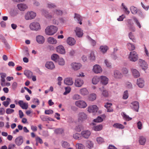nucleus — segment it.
<instances>
[{"label": "nucleus", "mask_w": 149, "mask_h": 149, "mask_svg": "<svg viewBox=\"0 0 149 149\" xmlns=\"http://www.w3.org/2000/svg\"><path fill=\"white\" fill-rule=\"evenodd\" d=\"M58 28L54 25L47 26L45 29V33L49 36H52L57 31Z\"/></svg>", "instance_id": "nucleus-1"}, {"label": "nucleus", "mask_w": 149, "mask_h": 149, "mask_svg": "<svg viewBox=\"0 0 149 149\" xmlns=\"http://www.w3.org/2000/svg\"><path fill=\"white\" fill-rule=\"evenodd\" d=\"M139 55L135 51L131 52L128 55V59L130 61L135 62L139 59Z\"/></svg>", "instance_id": "nucleus-2"}, {"label": "nucleus", "mask_w": 149, "mask_h": 149, "mask_svg": "<svg viewBox=\"0 0 149 149\" xmlns=\"http://www.w3.org/2000/svg\"><path fill=\"white\" fill-rule=\"evenodd\" d=\"M77 118L78 122L82 123L88 119V115L84 112H80L77 114Z\"/></svg>", "instance_id": "nucleus-3"}, {"label": "nucleus", "mask_w": 149, "mask_h": 149, "mask_svg": "<svg viewBox=\"0 0 149 149\" xmlns=\"http://www.w3.org/2000/svg\"><path fill=\"white\" fill-rule=\"evenodd\" d=\"M30 29L32 31H38L41 29L40 24L36 22H33L31 23L29 25Z\"/></svg>", "instance_id": "nucleus-4"}, {"label": "nucleus", "mask_w": 149, "mask_h": 149, "mask_svg": "<svg viewBox=\"0 0 149 149\" xmlns=\"http://www.w3.org/2000/svg\"><path fill=\"white\" fill-rule=\"evenodd\" d=\"M75 105L81 109H84L87 106L86 103L83 100H79L75 101Z\"/></svg>", "instance_id": "nucleus-5"}, {"label": "nucleus", "mask_w": 149, "mask_h": 149, "mask_svg": "<svg viewBox=\"0 0 149 149\" xmlns=\"http://www.w3.org/2000/svg\"><path fill=\"white\" fill-rule=\"evenodd\" d=\"M41 12L42 14L44 15L47 19L51 20L52 18L54 17V15L53 11L52 12L49 13L46 10H42Z\"/></svg>", "instance_id": "nucleus-6"}, {"label": "nucleus", "mask_w": 149, "mask_h": 149, "mask_svg": "<svg viewBox=\"0 0 149 149\" xmlns=\"http://www.w3.org/2000/svg\"><path fill=\"white\" fill-rule=\"evenodd\" d=\"M36 16V13L32 11L28 12L24 15L25 19L26 20L31 19L34 18Z\"/></svg>", "instance_id": "nucleus-7"}, {"label": "nucleus", "mask_w": 149, "mask_h": 149, "mask_svg": "<svg viewBox=\"0 0 149 149\" xmlns=\"http://www.w3.org/2000/svg\"><path fill=\"white\" fill-rule=\"evenodd\" d=\"M113 76L115 79H120L123 77V74L120 71L115 70L113 71Z\"/></svg>", "instance_id": "nucleus-8"}, {"label": "nucleus", "mask_w": 149, "mask_h": 149, "mask_svg": "<svg viewBox=\"0 0 149 149\" xmlns=\"http://www.w3.org/2000/svg\"><path fill=\"white\" fill-rule=\"evenodd\" d=\"M72 69L74 71H77L80 69L82 65L79 63L73 62L70 64Z\"/></svg>", "instance_id": "nucleus-9"}, {"label": "nucleus", "mask_w": 149, "mask_h": 149, "mask_svg": "<svg viewBox=\"0 0 149 149\" xmlns=\"http://www.w3.org/2000/svg\"><path fill=\"white\" fill-rule=\"evenodd\" d=\"M98 108L96 105H91L87 108V111L89 113H92L95 115L98 111Z\"/></svg>", "instance_id": "nucleus-10"}, {"label": "nucleus", "mask_w": 149, "mask_h": 149, "mask_svg": "<svg viewBox=\"0 0 149 149\" xmlns=\"http://www.w3.org/2000/svg\"><path fill=\"white\" fill-rule=\"evenodd\" d=\"M92 70L95 73L99 74L102 72V69L100 65L98 64H96L93 66Z\"/></svg>", "instance_id": "nucleus-11"}, {"label": "nucleus", "mask_w": 149, "mask_h": 149, "mask_svg": "<svg viewBox=\"0 0 149 149\" xmlns=\"http://www.w3.org/2000/svg\"><path fill=\"white\" fill-rule=\"evenodd\" d=\"M84 84L83 80L80 78H76L75 80L74 85L76 87H81Z\"/></svg>", "instance_id": "nucleus-12"}, {"label": "nucleus", "mask_w": 149, "mask_h": 149, "mask_svg": "<svg viewBox=\"0 0 149 149\" xmlns=\"http://www.w3.org/2000/svg\"><path fill=\"white\" fill-rule=\"evenodd\" d=\"M127 25L130 31L134 32L136 31L135 27L133 26L134 23L131 19H128L126 21Z\"/></svg>", "instance_id": "nucleus-13"}, {"label": "nucleus", "mask_w": 149, "mask_h": 149, "mask_svg": "<svg viewBox=\"0 0 149 149\" xmlns=\"http://www.w3.org/2000/svg\"><path fill=\"white\" fill-rule=\"evenodd\" d=\"M56 51L58 53L63 54L65 53V51L64 47L62 45H60L56 47Z\"/></svg>", "instance_id": "nucleus-14"}, {"label": "nucleus", "mask_w": 149, "mask_h": 149, "mask_svg": "<svg viewBox=\"0 0 149 149\" xmlns=\"http://www.w3.org/2000/svg\"><path fill=\"white\" fill-rule=\"evenodd\" d=\"M131 107L136 111L138 112L139 108V103L137 101H134L131 103Z\"/></svg>", "instance_id": "nucleus-15"}, {"label": "nucleus", "mask_w": 149, "mask_h": 149, "mask_svg": "<svg viewBox=\"0 0 149 149\" xmlns=\"http://www.w3.org/2000/svg\"><path fill=\"white\" fill-rule=\"evenodd\" d=\"M132 76L134 78H137L140 76L139 72L136 69L132 68L131 69Z\"/></svg>", "instance_id": "nucleus-16"}, {"label": "nucleus", "mask_w": 149, "mask_h": 149, "mask_svg": "<svg viewBox=\"0 0 149 149\" xmlns=\"http://www.w3.org/2000/svg\"><path fill=\"white\" fill-rule=\"evenodd\" d=\"M76 36L78 37H81L83 34V30L79 27H77L74 30Z\"/></svg>", "instance_id": "nucleus-17"}, {"label": "nucleus", "mask_w": 149, "mask_h": 149, "mask_svg": "<svg viewBox=\"0 0 149 149\" xmlns=\"http://www.w3.org/2000/svg\"><path fill=\"white\" fill-rule=\"evenodd\" d=\"M23 142V137L20 136L17 137L15 139V142L17 146L21 145Z\"/></svg>", "instance_id": "nucleus-18"}, {"label": "nucleus", "mask_w": 149, "mask_h": 149, "mask_svg": "<svg viewBox=\"0 0 149 149\" xmlns=\"http://www.w3.org/2000/svg\"><path fill=\"white\" fill-rule=\"evenodd\" d=\"M100 79L101 83L104 85H106L108 83L109 79L106 76H101Z\"/></svg>", "instance_id": "nucleus-19"}, {"label": "nucleus", "mask_w": 149, "mask_h": 149, "mask_svg": "<svg viewBox=\"0 0 149 149\" xmlns=\"http://www.w3.org/2000/svg\"><path fill=\"white\" fill-rule=\"evenodd\" d=\"M18 104L19 106L23 109H26L28 107V103L24 102L23 100H19L18 102Z\"/></svg>", "instance_id": "nucleus-20"}, {"label": "nucleus", "mask_w": 149, "mask_h": 149, "mask_svg": "<svg viewBox=\"0 0 149 149\" xmlns=\"http://www.w3.org/2000/svg\"><path fill=\"white\" fill-rule=\"evenodd\" d=\"M81 136L85 139H88L91 134V132L88 130L83 131L81 132Z\"/></svg>", "instance_id": "nucleus-21"}, {"label": "nucleus", "mask_w": 149, "mask_h": 149, "mask_svg": "<svg viewBox=\"0 0 149 149\" xmlns=\"http://www.w3.org/2000/svg\"><path fill=\"white\" fill-rule=\"evenodd\" d=\"M45 66L47 68L50 70L54 69L55 68V65L52 61L47 62L45 64Z\"/></svg>", "instance_id": "nucleus-22"}, {"label": "nucleus", "mask_w": 149, "mask_h": 149, "mask_svg": "<svg viewBox=\"0 0 149 149\" xmlns=\"http://www.w3.org/2000/svg\"><path fill=\"white\" fill-rule=\"evenodd\" d=\"M146 141V137L141 136H139V141L140 144L144 146L145 145Z\"/></svg>", "instance_id": "nucleus-23"}, {"label": "nucleus", "mask_w": 149, "mask_h": 149, "mask_svg": "<svg viewBox=\"0 0 149 149\" xmlns=\"http://www.w3.org/2000/svg\"><path fill=\"white\" fill-rule=\"evenodd\" d=\"M66 42L68 45L71 46H72L75 44L76 40L73 38L69 37L67 39Z\"/></svg>", "instance_id": "nucleus-24"}, {"label": "nucleus", "mask_w": 149, "mask_h": 149, "mask_svg": "<svg viewBox=\"0 0 149 149\" xmlns=\"http://www.w3.org/2000/svg\"><path fill=\"white\" fill-rule=\"evenodd\" d=\"M79 92L83 96L88 95L89 94L88 90L86 88L80 89Z\"/></svg>", "instance_id": "nucleus-25"}, {"label": "nucleus", "mask_w": 149, "mask_h": 149, "mask_svg": "<svg viewBox=\"0 0 149 149\" xmlns=\"http://www.w3.org/2000/svg\"><path fill=\"white\" fill-rule=\"evenodd\" d=\"M47 42L50 44L52 45L56 44L57 43V40L53 37H49L47 39Z\"/></svg>", "instance_id": "nucleus-26"}, {"label": "nucleus", "mask_w": 149, "mask_h": 149, "mask_svg": "<svg viewBox=\"0 0 149 149\" xmlns=\"http://www.w3.org/2000/svg\"><path fill=\"white\" fill-rule=\"evenodd\" d=\"M36 40L39 44H42L44 43L45 39L42 36L39 35L36 37Z\"/></svg>", "instance_id": "nucleus-27"}, {"label": "nucleus", "mask_w": 149, "mask_h": 149, "mask_svg": "<svg viewBox=\"0 0 149 149\" xmlns=\"http://www.w3.org/2000/svg\"><path fill=\"white\" fill-rule=\"evenodd\" d=\"M106 116L104 114L101 115V116H98L96 118L94 119L93 121L95 122L100 123L103 121V119H105Z\"/></svg>", "instance_id": "nucleus-28"}, {"label": "nucleus", "mask_w": 149, "mask_h": 149, "mask_svg": "<svg viewBox=\"0 0 149 149\" xmlns=\"http://www.w3.org/2000/svg\"><path fill=\"white\" fill-rule=\"evenodd\" d=\"M95 52L91 51L88 55V58L91 61H94L95 60Z\"/></svg>", "instance_id": "nucleus-29"}, {"label": "nucleus", "mask_w": 149, "mask_h": 149, "mask_svg": "<svg viewBox=\"0 0 149 149\" xmlns=\"http://www.w3.org/2000/svg\"><path fill=\"white\" fill-rule=\"evenodd\" d=\"M137 84L139 87L142 88L144 86V81L143 79L139 78L137 79Z\"/></svg>", "instance_id": "nucleus-30"}, {"label": "nucleus", "mask_w": 149, "mask_h": 149, "mask_svg": "<svg viewBox=\"0 0 149 149\" xmlns=\"http://www.w3.org/2000/svg\"><path fill=\"white\" fill-rule=\"evenodd\" d=\"M64 81L65 84L68 85H71L73 83L72 79L71 78H67L64 79Z\"/></svg>", "instance_id": "nucleus-31"}, {"label": "nucleus", "mask_w": 149, "mask_h": 149, "mask_svg": "<svg viewBox=\"0 0 149 149\" xmlns=\"http://www.w3.org/2000/svg\"><path fill=\"white\" fill-rule=\"evenodd\" d=\"M139 63L143 69L145 70L147 68V65L144 61L142 59H140L139 60Z\"/></svg>", "instance_id": "nucleus-32"}, {"label": "nucleus", "mask_w": 149, "mask_h": 149, "mask_svg": "<svg viewBox=\"0 0 149 149\" xmlns=\"http://www.w3.org/2000/svg\"><path fill=\"white\" fill-rule=\"evenodd\" d=\"M18 8L21 11H24L27 8V6L24 4L21 3L17 5Z\"/></svg>", "instance_id": "nucleus-33"}, {"label": "nucleus", "mask_w": 149, "mask_h": 149, "mask_svg": "<svg viewBox=\"0 0 149 149\" xmlns=\"http://www.w3.org/2000/svg\"><path fill=\"white\" fill-rule=\"evenodd\" d=\"M112 105V104L111 103H107L105 104L104 107L107 108V112H110L113 111V109L111 107Z\"/></svg>", "instance_id": "nucleus-34"}, {"label": "nucleus", "mask_w": 149, "mask_h": 149, "mask_svg": "<svg viewBox=\"0 0 149 149\" xmlns=\"http://www.w3.org/2000/svg\"><path fill=\"white\" fill-rule=\"evenodd\" d=\"M103 128V126L102 125H99L93 127L92 129L95 131H99L101 130Z\"/></svg>", "instance_id": "nucleus-35"}, {"label": "nucleus", "mask_w": 149, "mask_h": 149, "mask_svg": "<svg viewBox=\"0 0 149 149\" xmlns=\"http://www.w3.org/2000/svg\"><path fill=\"white\" fill-rule=\"evenodd\" d=\"M100 91L102 92V94L105 97H107L108 96V93L107 91L103 87L99 88Z\"/></svg>", "instance_id": "nucleus-36"}, {"label": "nucleus", "mask_w": 149, "mask_h": 149, "mask_svg": "<svg viewBox=\"0 0 149 149\" xmlns=\"http://www.w3.org/2000/svg\"><path fill=\"white\" fill-rule=\"evenodd\" d=\"M24 74L29 78H31L33 73L30 70H26L24 71Z\"/></svg>", "instance_id": "nucleus-37"}, {"label": "nucleus", "mask_w": 149, "mask_h": 149, "mask_svg": "<svg viewBox=\"0 0 149 149\" xmlns=\"http://www.w3.org/2000/svg\"><path fill=\"white\" fill-rule=\"evenodd\" d=\"M74 19L75 20H77L78 21H79V23L80 24H81L82 23L81 22L82 20V17L79 14H75L74 17Z\"/></svg>", "instance_id": "nucleus-38"}, {"label": "nucleus", "mask_w": 149, "mask_h": 149, "mask_svg": "<svg viewBox=\"0 0 149 149\" xmlns=\"http://www.w3.org/2000/svg\"><path fill=\"white\" fill-rule=\"evenodd\" d=\"M108 49V47L106 45H102L100 47V51L103 53H105Z\"/></svg>", "instance_id": "nucleus-39"}, {"label": "nucleus", "mask_w": 149, "mask_h": 149, "mask_svg": "<svg viewBox=\"0 0 149 149\" xmlns=\"http://www.w3.org/2000/svg\"><path fill=\"white\" fill-rule=\"evenodd\" d=\"M73 138L75 140H80L81 139L82 136L81 134L76 133L73 134Z\"/></svg>", "instance_id": "nucleus-40"}, {"label": "nucleus", "mask_w": 149, "mask_h": 149, "mask_svg": "<svg viewBox=\"0 0 149 149\" xmlns=\"http://www.w3.org/2000/svg\"><path fill=\"white\" fill-rule=\"evenodd\" d=\"M100 80V78L98 77L95 76L92 79V83L93 84H96L98 83Z\"/></svg>", "instance_id": "nucleus-41"}, {"label": "nucleus", "mask_w": 149, "mask_h": 149, "mask_svg": "<svg viewBox=\"0 0 149 149\" xmlns=\"http://www.w3.org/2000/svg\"><path fill=\"white\" fill-rule=\"evenodd\" d=\"M127 47L128 49L130 51L133 50L135 49L134 45L130 43H128L127 44Z\"/></svg>", "instance_id": "nucleus-42"}, {"label": "nucleus", "mask_w": 149, "mask_h": 149, "mask_svg": "<svg viewBox=\"0 0 149 149\" xmlns=\"http://www.w3.org/2000/svg\"><path fill=\"white\" fill-rule=\"evenodd\" d=\"M54 133L57 134H63L64 133V130L62 128H57L54 130Z\"/></svg>", "instance_id": "nucleus-43"}, {"label": "nucleus", "mask_w": 149, "mask_h": 149, "mask_svg": "<svg viewBox=\"0 0 149 149\" xmlns=\"http://www.w3.org/2000/svg\"><path fill=\"white\" fill-rule=\"evenodd\" d=\"M113 126V127L118 129H123L124 128V126L118 123H116L114 124Z\"/></svg>", "instance_id": "nucleus-44"}, {"label": "nucleus", "mask_w": 149, "mask_h": 149, "mask_svg": "<svg viewBox=\"0 0 149 149\" xmlns=\"http://www.w3.org/2000/svg\"><path fill=\"white\" fill-rule=\"evenodd\" d=\"M87 38L90 42L92 46H94L96 44V42L94 40L92 39L90 37L88 36H87Z\"/></svg>", "instance_id": "nucleus-45"}, {"label": "nucleus", "mask_w": 149, "mask_h": 149, "mask_svg": "<svg viewBox=\"0 0 149 149\" xmlns=\"http://www.w3.org/2000/svg\"><path fill=\"white\" fill-rule=\"evenodd\" d=\"M132 19L136 25L138 26L140 29L141 28V25L139 20L135 17H133Z\"/></svg>", "instance_id": "nucleus-46"}, {"label": "nucleus", "mask_w": 149, "mask_h": 149, "mask_svg": "<svg viewBox=\"0 0 149 149\" xmlns=\"http://www.w3.org/2000/svg\"><path fill=\"white\" fill-rule=\"evenodd\" d=\"M59 58V56L56 54H53L51 56V59L56 62H57Z\"/></svg>", "instance_id": "nucleus-47"}, {"label": "nucleus", "mask_w": 149, "mask_h": 149, "mask_svg": "<svg viewBox=\"0 0 149 149\" xmlns=\"http://www.w3.org/2000/svg\"><path fill=\"white\" fill-rule=\"evenodd\" d=\"M121 6H122L123 10L125 13L126 14L128 15L130 13V11L128 10L127 8L123 3H122Z\"/></svg>", "instance_id": "nucleus-48"}, {"label": "nucleus", "mask_w": 149, "mask_h": 149, "mask_svg": "<svg viewBox=\"0 0 149 149\" xmlns=\"http://www.w3.org/2000/svg\"><path fill=\"white\" fill-rule=\"evenodd\" d=\"M121 115L122 116L123 118L125 120L127 121L130 120L132 119V118L128 116L124 112L122 113Z\"/></svg>", "instance_id": "nucleus-49"}, {"label": "nucleus", "mask_w": 149, "mask_h": 149, "mask_svg": "<svg viewBox=\"0 0 149 149\" xmlns=\"http://www.w3.org/2000/svg\"><path fill=\"white\" fill-rule=\"evenodd\" d=\"M10 102V99L9 98H7L6 99V101L3 102L2 104L5 107H7L9 105Z\"/></svg>", "instance_id": "nucleus-50"}, {"label": "nucleus", "mask_w": 149, "mask_h": 149, "mask_svg": "<svg viewBox=\"0 0 149 149\" xmlns=\"http://www.w3.org/2000/svg\"><path fill=\"white\" fill-rule=\"evenodd\" d=\"M130 10L132 12V13L134 14H136L137 12V8L134 7L133 6H132L130 7Z\"/></svg>", "instance_id": "nucleus-51"}, {"label": "nucleus", "mask_w": 149, "mask_h": 149, "mask_svg": "<svg viewBox=\"0 0 149 149\" xmlns=\"http://www.w3.org/2000/svg\"><path fill=\"white\" fill-rule=\"evenodd\" d=\"M47 7L49 8H54L56 7V5L54 3L48 2L47 3Z\"/></svg>", "instance_id": "nucleus-52"}, {"label": "nucleus", "mask_w": 149, "mask_h": 149, "mask_svg": "<svg viewBox=\"0 0 149 149\" xmlns=\"http://www.w3.org/2000/svg\"><path fill=\"white\" fill-rule=\"evenodd\" d=\"M58 64L60 65H63L65 64V61L62 58H59L57 61Z\"/></svg>", "instance_id": "nucleus-53"}, {"label": "nucleus", "mask_w": 149, "mask_h": 149, "mask_svg": "<svg viewBox=\"0 0 149 149\" xmlns=\"http://www.w3.org/2000/svg\"><path fill=\"white\" fill-rule=\"evenodd\" d=\"M61 146L63 148H66L70 146V143L66 141H63L61 143Z\"/></svg>", "instance_id": "nucleus-54"}, {"label": "nucleus", "mask_w": 149, "mask_h": 149, "mask_svg": "<svg viewBox=\"0 0 149 149\" xmlns=\"http://www.w3.org/2000/svg\"><path fill=\"white\" fill-rule=\"evenodd\" d=\"M129 97V93L127 91H124L123 95L122 98L124 100L127 99Z\"/></svg>", "instance_id": "nucleus-55"}, {"label": "nucleus", "mask_w": 149, "mask_h": 149, "mask_svg": "<svg viewBox=\"0 0 149 149\" xmlns=\"http://www.w3.org/2000/svg\"><path fill=\"white\" fill-rule=\"evenodd\" d=\"M96 99V95L95 93L90 94L89 96V99L91 101H93Z\"/></svg>", "instance_id": "nucleus-56"}, {"label": "nucleus", "mask_w": 149, "mask_h": 149, "mask_svg": "<svg viewBox=\"0 0 149 149\" xmlns=\"http://www.w3.org/2000/svg\"><path fill=\"white\" fill-rule=\"evenodd\" d=\"M54 15L56 14L58 15H61L62 14V11L59 9H55L53 11Z\"/></svg>", "instance_id": "nucleus-57"}, {"label": "nucleus", "mask_w": 149, "mask_h": 149, "mask_svg": "<svg viewBox=\"0 0 149 149\" xmlns=\"http://www.w3.org/2000/svg\"><path fill=\"white\" fill-rule=\"evenodd\" d=\"M81 98V96L78 94H75L72 97V99L74 100H79Z\"/></svg>", "instance_id": "nucleus-58"}, {"label": "nucleus", "mask_w": 149, "mask_h": 149, "mask_svg": "<svg viewBox=\"0 0 149 149\" xmlns=\"http://www.w3.org/2000/svg\"><path fill=\"white\" fill-rule=\"evenodd\" d=\"M96 141L98 144H101L104 142V139L101 137H98L96 138Z\"/></svg>", "instance_id": "nucleus-59"}, {"label": "nucleus", "mask_w": 149, "mask_h": 149, "mask_svg": "<svg viewBox=\"0 0 149 149\" xmlns=\"http://www.w3.org/2000/svg\"><path fill=\"white\" fill-rule=\"evenodd\" d=\"M129 36L130 38L134 42H135V39L134 36L133 35V34L132 33V32H130L129 34Z\"/></svg>", "instance_id": "nucleus-60"}, {"label": "nucleus", "mask_w": 149, "mask_h": 149, "mask_svg": "<svg viewBox=\"0 0 149 149\" xmlns=\"http://www.w3.org/2000/svg\"><path fill=\"white\" fill-rule=\"evenodd\" d=\"M104 63L107 67L109 68H111V63L109 62L108 60L107 59L105 60L104 61Z\"/></svg>", "instance_id": "nucleus-61"}, {"label": "nucleus", "mask_w": 149, "mask_h": 149, "mask_svg": "<svg viewBox=\"0 0 149 149\" xmlns=\"http://www.w3.org/2000/svg\"><path fill=\"white\" fill-rule=\"evenodd\" d=\"M65 91L63 93V95H66L70 91L71 88L70 87L68 86L65 88Z\"/></svg>", "instance_id": "nucleus-62"}, {"label": "nucleus", "mask_w": 149, "mask_h": 149, "mask_svg": "<svg viewBox=\"0 0 149 149\" xmlns=\"http://www.w3.org/2000/svg\"><path fill=\"white\" fill-rule=\"evenodd\" d=\"M86 145L87 147L90 148L93 147V143L92 141H87Z\"/></svg>", "instance_id": "nucleus-63"}, {"label": "nucleus", "mask_w": 149, "mask_h": 149, "mask_svg": "<svg viewBox=\"0 0 149 149\" xmlns=\"http://www.w3.org/2000/svg\"><path fill=\"white\" fill-rule=\"evenodd\" d=\"M52 24L55 25H58L59 24V22L58 20L56 18H54L52 20Z\"/></svg>", "instance_id": "nucleus-64"}]
</instances>
